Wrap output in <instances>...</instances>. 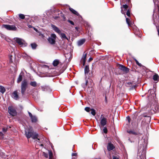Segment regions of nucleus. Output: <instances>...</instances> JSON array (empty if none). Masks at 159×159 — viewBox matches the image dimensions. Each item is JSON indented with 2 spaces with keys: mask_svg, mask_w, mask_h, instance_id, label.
<instances>
[{
  "mask_svg": "<svg viewBox=\"0 0 159 159\" xmlns=\"http://www.w3.org/2000/svg\"><path fill=\"white\" fill-rule=\"evenodd\" d=\"M27 26H28V27L29 28H33V26H32L31 25H27Z\"/></svg>",
  "mask_w": 159,
  "mask_h": 159,
  "instance_id": "obj_44",
  "label": "nucleus"
},
{
  "mask_svg": "<svg viewBox=\"0 0 159 159\" xmlns=\"http://www.w3.org/2000/svg\"><path fill=\"white\" fill-rule=\"evenodd\" d=\"M18 16L19 18H18V19H19V20H20V14H19L18 15Z\"/></svg>",
  "mask_w": 159,
  "mask_h": 159,
  "instance_id": "obj_49",
  "label": "nucleus"
},
{
  "mask_svg": "<svg viewBox=\"0 0 159 159\" xmlns=\"http://www.w3.org/2000/svg\"><path fill=\"white\" fill-rule=\"evenodd\" d=\"M114 148L113 145L110 143L108 144L107 149L108 151H110L113 150Z\"/></svg>",
  "mask_w": 159,
  "mask_h": 159,
  "instance_id": "obj_12",
  "label": "nucleus"
},
{
  "mask_svg": "<svg viewBox=\"0 0 159 159\" xmlns=\"http://www.w3.org/2000/svg\"><path fill=\"white\" fill-rule=\"evenodd\" d=\"M12 57L13 56L12 55H9V62L10 64L12 63H13L12 59Z\"/></svg>",
  "mask_w": 159,
  "mask_h": 159,
  "instance_id": "obj_23",
  "label": "nucleus"
},
{
  "mask_svg": "<svg viewBox=\"0 0 159 159\" xmlns=\"http://www.w3.org/2000/svg\"><path fill=\"white\" fill-rule=\"evenodd\" d=\"M83 61V66H84L85 64L86 60H82Z\"/></svg>",
  "mask_w": 159,
  "mask_h": 159,
  "instance_id": "obj_43",
  "label": "nucleus"
},
{
  "mask_svg": "<svg viewBox=\"0 0 159 159\" xmlns=\"http://www.w3.org/2000/svg\"><path fill=\"white\" fill-rule=\"evenodd\" d=\"M90 108L89 107H86L85 108V110L87 112H89L90 111Z\"/></svg>",
  "mask_w": 159,
  "mask_h": 159,
  "instance_id": "obj_35",
  "label": "nucleus"
},
{
  "mask_svg": "<svg viewBox=\"0 0 159 159\" xmlns=\"http://www.w3.org/2000/svg\"><path fill=\"white\" fill-rule=\"evenodd\" d=\"M103 132L105 133H107V128H106V127H104L103 128Z\"/></svg>",
  "mask_w": 159,
  "mask_h": 159,
  "instance_id": "obj_33",
  "label": "nucleus"
},
{
  "mask_svg": "<svg viewBox=\"0 0 159 159\" xmlns=\"http://www.w3.org/2000/svg\"><path fill=\"white\" fill-rule=\"evenodd\" d=\"M143 142H144V144L143 143V146H146L147 145V144H148V141L147 140H145V139H143Z\"/></svg>",
  "mask_w": 159,
  "mask_h": 159,
  "instance_id": "obj_31",
  "label": "nucleus"
},
{
  "mask_svg": "<svg viewBox=\"0 0 159 159\" xmlns=\"http://www.w3.org/2000/svg\"><path fill=\"white\" fill-rule=\"evenodd\" d=\"M127 132L130 134H133L135 136L138 137V138L139 136L141 135V134L139 132H135L134 130H128L127 131Z\"/></svg>",
  "mask_w": 159,
  "mask_h": 159,
  "instance_id": "obj_9",
  "label": "nucleus"
},
{
  "mask_svg": "<svg viewBox=\"0 0 159 159\" xmlns=\"http://www.w3.org/2000/svg\"><path fill=\"white\" fill-rule=\"evenodd\" d=\"M6 89L5 88L2 86L0 85V92L3 94L5 91Z\"/></svg>",
  "mask_w": 159,
  "mask_h": 159,
  "instance_id": "obj_19",
  "label": "nucleus"
},
{
  "mask_svg": "<svg viewBox=\"0 0 159 159\" xmlns=\"http://www.w3.org/2000/svg\"><path fill=\"white\" fill-rule=\"evenodd\" d=\"M56 35L54 34H52L48 38L47 40L49 43L51 45H54L56 43Z\"/></svg>",
  "mask_w": 159,
  "mask_h": 159,
  "instance_id": "obj_4",
  "label": "nucleus"
},
{
  "mask_svg": "<svg viewBox=\"0 0 159 159\" xmlns=\"http://www.w3.org/2000/svg\"><path fill=\"white\" fill-rule=\"evenodd\" d=\"M44 156L46 158L48 157V154L47 153L43 152Z\"/></svg>",
  "mask_w": 159,
  "mask_h": 159,
  "instance_id": "obj_42",
  "label": "nucleus"
},
{
  "mask_svg": "<svg viewBox=\"0 0 159 159\" xmlns=\"http://www.w3.org/2000/svg\"><path fill=\"white\" fill-rule=\"evenodd\" d=\"M20 109H21V108H22V107H21V106H20Z\"/></svg>",
  "mask_w": 159,
  "mask_h": 159,
  "instance_id": "obj_59",
  "label": "nucleus"
},
{
  "mask_svg": "<svg viewBox=\"0 0 159 159\" xmlns=\"http://www.w3.org/2000/svg\"><path fill=\"white\" fill-rule=\"evenodd\" d=\"M28 85V83L26 80H24L22 82L21 87V92L22 94H24L26 90Z\"/></svg>",
  "mask_w": 159,
  "mask_h": 159,
  "instance_id": "obj_6",
  "label": "nucleus"
},
{
  "mask_svg": "<svg viewBox=\"0 0 159 159\" xmlns=\"http://www.w3.org/2000/svg\"><path fill=\"white\" fill-rule=\"evenodd\" d=\"M76 153H73L72 154V156H76Z\"/></svg>",
  "mask_w": 159,
  "mask_h": 159,
  "instance_id": "obj_48",
  "label": "nucleus"
},
{
  "mask_svg": "<svg viewBox=\"0 0 159 159\" xmlns=\"http://www.w3.org/2000/svg\"><path fill=\"white\" fill-rule=\"evenodd\" d=\"M153 79L154 81H158L159 80V76L157 74H155L153 76Z\"/></svg>",
  "mask_w": 159,
  "mask_h": 159,
  "instance_id": "obj_16",
  "label": "nucleus"
},
{
  "mask_svg": "<svg viewBox=\"0 0 159 159\" xmlns=\"http://www.w3.org/2000/svg\"><path fill=\"white\" fill-rule=\"evenodd\" d=\"M30 45H31L32 48L33 49H36V48L37 46V44L35 43H31Z\"/></svg>",
  "mask_w": 159,
  "mask_h": 159,
  "instance_id": "obj_22",
  "label": "nucleus"
},
{
  "mask_svg": "<svg viewBox=\"0 0 159 159\" xmlns=\"http://www.w3.org/2000/svg\"><path fill=\"white\" fill-rule=\"evenodd\" d=\"M14 19H16V17H14Z\"/></svg>",
  "mask_w": 159,
  "mask_h": 159,
  "instance_id": "obj_54",
  "label": "nucleus"
},
{
  "mask_svg": "<svg viewBox=\"0 0 159 159\" xmlns=\"http://www.w3.org/2000/svg\"><path fill=\"white\" fill-rule=\"evenodd\" d=\"M119 68L125 73H127L129 71V69L128 68L121 65H119Z\"/></svg>",
  "mask_w": 159,
  "mask_h": 159,
  "instance_id": "obj_7",
  "label": "nucleus"
},
{
  "mask_svg": "<svg viewBox=\"0 0 159 159\" xmlns=\"http://www.w3.org/2000/svg\"><path fill=\"white\" fill-rule=\"evenodd\" d=\"M20 47L25 46L26 45V43L24 40L22 39H20Z\"/></svg>",
  "mask_w": 159,
  "mask_h": 159,
  "instance_id": "obj_20",
  "label": "nucleus"
},
{
  "mask_svg": "<svg viewBox=\"0 0 159 159\" xmlns=\"http://www.w3.org/2000/svg\"><path fill=\"white\" fill-rule=\"evenodd\" d=\"M9 113L12 116H15L17 115V112L16 107L11 106H9L8 108Z\"/></svg>",
  "mask_w": 159,
  "mask_h": 159,
  "instance_id": "obj_3",
  "label": "nucleus"
},
{
  "mask_svg": "<svg viewBox=\"0 0 159 159\" xmlns=\"http://www.w3.org/2000/svg\"><path fill=\"white\" fill-rule=\"evenodd\" d=\"M126 14L128 16H130V11L129 10H128L127 11V13H126Z\"/></svg>",
  "mask_w": 159,
  "mask_h": 159,
  "instance_id": "obj_37",
  "label": "nucleus"
},
{
  "mask_svg": "<svg viewBox=\"0 0 159 159\" xmlns=\"http://www.w3.org/2000/svg\"><path fill=\"white\" fill-rule=\"evenodd\" d=\"M2 27L9 30L16 31L17 30L16 26L13 25L4 24L2 25Z\"/></svg>",
  "mask_w": 159,
  "mask_h": 159,
  "instance_id": "obj_5",
  "label": "nucleus"
},
{
  "mask_svg": "<svg viewBox=\"0 0 159 159\" xmlns=\"http://www.w3.org/2000/svg\"><path fill=\"white\" fill-rule=\"evenodd\" d=\"M25 19V20L28 19L27 18H25L24 15L20 14V19Z\"/></svg>",
  "mask_w": 159,
  "mask_h": 159,
  "instance_id": "obj_30",
  "label": "nucleus"
},
{
  "mask_svg": "<svg viewBox=\"0 0 159 159\" xmlns=\"http://www.w3.org/2000/svg\"><path fill=\"white\" fill-rule=\"evenodd\" d=\"M31 121L33 123H35L38 120L37 117L34 115H33V116L31 117Z\"/></svg>",
  "mask_w": 159,
  "mask_h": 159,
  "instance_id": "obj_17",
  "label": "nucleus"
},
{
  "mask_svg": "<svg viewBox=\"0 0 159 159\" xmlns=\"http://www.w3.org/2000/svg\"><path fill=\"white\" fill-rule=\"evenodd\" d=\"M48 153L49 155V158L52 159V153L51 151H48Z\"/></svg>",
  "mask_w": 159,
  "mask_h": 159,
  "instance_id": "obj_26",
  "label": "nucleus"
},
{
  "mask_svg": "<svg viewBox=\"0 0 159 159\" xmlns=\"http://www.w3.org/2000/svg\"><path fill=\"white\" fill-rule=\"evenodd\" d=\"M58 17H54L55 19H57Z\"/></svg>",
  "mask_w": 159,
  "mask_h": 159,
  "instance_id": "obj_52",
  "label": "nucleus"
},
{
  "mask_svg": "<svg viewBox=\"0 0 159 159\" xmlns=\"http://www.w3.org/2000/svg\"><path fill=\"white\" fill-rule=\"evenodd\" d=\"M30 84L33 86L35 87L37 85V83L35 81L31 82L30 83Z\"/></svg>",
  "mask_w": 159,
  "mask_h": 159,
  "instance_id": "obj_25",
  "label": "nucleus"
},
{
  "mask_svg": "<svg viewBox=\"0 0 159 159\" xmlns=\"http://www.w3.org/2000/svg\"><path fill=\"white\" fill-rule=\"evenodd\" d=\"M75 28L76 29H77V27H76Z\"/></svg>",
  "mask_w": 159,
  "mask_h": 159,
  "instance_id": "obj_55",
  "label": "nucleus"
},
{
  "mask_svg": "<svg viewBox=\"0 0 159 159\" xmlns=\"http://www.w3.org/2000/svg\"><path fill=\"white\" fill-rule=\"evenodd\" d=\"M128 5L126 4L123 5L122 6V7H121V12L123 14H124L125 15V12H124L123 11L122 8H124L125 9V10L126 11L127 8H128Z\"/></svg>",
  "mask_w": 159,
  "mask_h": 159,
  "instance_id": "obj_15",
  "label": "nucleus"
},
{
  "mask_svg": "<svg viewBox=\"0 0 159 159\" xmlns=\"http://www.w3.org/2000/svg\"><path fill=\"white\" fill-rule=\"evenodd\" d=\"M69 10L70 11H71L72 13H73L75 15H76L77 16H79V15H80L79 13L77 11H75V10L73 9V8H72L71 7H70Z\"/></svg>",
  "mask_w": 159,
  "mask_h": 159,
  "instance_id": "obj_14",
  "label": "nucleus"
},
{
  "mask_svg": "<svg viewBox=\"0 0 159 159\" xmlns=\"http://www.w3.org/2000/svg\"><path fill=\"white\" fill-rule=\"evenodd\" d=\"M8 129V128L7 127V128H5V127L3 128L2 129L3 132H6L7 131V130Z\"/></svg>",
  "mask_w": 159,
  "mask_h": 159,
  "instance_id": "obj_32",
  "label": "nucleus"
},
{
  "mask_svg": "<svg viewBox=\"0 0 159 159\" xmlns=\"http://www.w3.org/2000/svg\"><path fill=\"white\" fill-rule=\"evenodd\" d=\"M129 141H130V142L131 143H132V142H134V141H131V138H129V139H128Z\"/></svg>",
  "mask_w": 159,
  "mask_h": 159,
  "instance_id": "obj_46",
  "label": "nucleus"
},
{
  "mask_svg": "<svg viewBox=\"0 0 159 159\" xmlns=\"http://www.w3.org/2000/svg\"><path fill=\"white\" fill-rule=\"evenodd\" d=\"M59 63V60L57 59H56L54 60V61L53 62L52 64L54 66H57Z\"/></svg>",
  "mask_w": 159,
  "mask_h": 159,
  "instance_id": "obj_18",
  "label": "nucleus"
},
{
  "mask_svg": "<svg viewBox=\"0 0 159 159\" xmlns=\"http://www.w3.org/2000/svg\"><path fill=\"white\" fill-rule=\"evenodd\" d=\"M17 82V83H18L20 82V75H19V77H18Z\"/></svg>",
  "mask_w": 159,
  "mask_h": 159,
  "instance_id": "obj_41",
  "label": "nucleus"
},
{
  "mask_svg": "<svg viewBox=\"0 0 159 159\" xmlns=\"http://www.w3.org/2000/svg\"><path fill=\"white\" fill-rule=\"evenodd\" d=\"M51 26L52 28L53 29V30L55 31L57 33L59 34H60L61 33V30L59 29L56 26L52 24L51 25Z\"/></svg>",
  "mask_w": 159,
  "mask_h": 159,
  "instance_id": "obj_11",
  "label": "nucleus"
},
{
  "mask_svg": "<svg viewBox=\"0 0 159 159\" xmlns=\"http://www.w3.org/2000/svg\"><path fill=\"white\" fill-rule=\"evenodd\" d=\"M25 132L26 137L28 139L30 138H32L34 139H38V134L34 132L31 128L29 129L28 130H25Z\"/></svg>",
  "mask_w": 159,
  "mask_h": 159,
  "instance_id": "obj_2",
  "label": "nucleus"
},
{
  "mask_svg": "<svg viewBox=\"0 0 159 159\" xmlns=\"http://www.w3.org/2000/svg\"><path fill=\"white\" fill-rule=\"evenodd\" d=\"M126 119L128 121V123H129L130 122V117L129 116H127L126 117Z\"/></svg>",
  "mask_w": 159,
  "mask_h": 159,
  "instance_id": "obj_39",
  "label": "nucleus"
},
{
  "mask_svg": "<svg viewBox=\"0 0 159 159\" xmlns=\"http://www.w3.org/2000/svg\"><path fill=\"white\" fill-rule=\"evenodd\" d=\"M158 35L159 36V30H158Z\"/></svg>",
  "mask_w": 159,
  "mask_h": 159,
  "instance_id": "obj_53",
  "label": "nucleus"
},
{
  "mask_svg": "<svg viewBox=\"0 0 159 159\" xmlns=\"http://www.w3.org/2000/svg\"><path fill=\"white\" fill-rule=\"evenodd\" d=\"M33 28L34 30H35L36 32H38V30H37V29H36V28H35L34 27H33Z\"/></svg>",
  "mask_w": 159,
  "mask_h": 159,
  "instance_id": "obj_45",
  "label": "nucleus"
},
{
  "mask_svg": "<svg viewBox=\"0 0 159 159\" xmlns=\"http://www.w3.org/2000/svg\"><path fill=\"white\" fill-rule=\"evenodd\" d=\"M61 36L62 38L68 39L66 37V34L64 33H61Z\"/></svg>",
  "mask_w": 159,
  "mask_h": 159,
  "instance_id": "obj_24",
  "label": "nucleus"
},
{
  "mask_svg": "<svg viewBox=\"0 0 159 159\" xmlns=\"http://www.w3.org/2000/svg\"><path fill=\"white\" fill-rule=\"evenodd\" d=\"M54 159V158L52 157V159Z\"/></svg>",
  "mask_w": 159,
  "mask_h": 159,
  "instance_id": "obj_57",
  "label": "nucleus"
},
{
  "mask_svg": "<svg viewBox=\"0 0 159 159\" xmlns=\"http://www.w3.org/2000/svg\"><path fill=\"white\" fill-rule=\"evenodd\" d=\"M113 159H119L118 156H113Z\"/></svg>",
  "mask_w": 159,
  "mask_h": 159,
  "instance_id": "obj_36",
  "label": "nucleus"
},
{
  "mask_svg": "<svg viewBox=\"0 0 159 159\" xmlns=\"http://www.w3.org/2000/svg\"><path fill=\"white\" fill-rule=\"evenodd\" d=\"M128 1L129 2V0H128Z\"/></svg>",
  "mask_w": 159,
  "mask_h": 159,
  "instance_id": "obj_60",
  "label": "nucleus"
},
{
  "mask_svg": "<svg viewBox=\"0 0 159 159\" xmlns=\"http://www.w3.org/2000/svg\"><path fill=\"white\" fill-rule=\"evenodd\" d=\"M21 73H20V81L22 79V77H21Z\"/></svg>",
  "mask_w": 159,
  "mask_h": 159,
  "instance_id": "obj_51",
  "label": "nucleus"
},
{
  "mask_svg": "<svg viewBox=\"0 0 159 159\" xmlns=\"http://www.w3.org/2000/svg\"><path fill=\"white\" fill-rule=\"evenodd\" d=\"M87 54H84L83 57L82 58V60H86V58Z\"/></svg>",
  "mask_w": 159,
  "mask_h": 159,
  "instance_id": "obj_29",
  "label": "nucleus"
},
{
  "mask_svg": "<svg viewBox=\"0 0 159 159\" xmlns=\"http://www.w3.org/2000/svg\"><path fill=\"white\" fill-rule=\"evenodd\" d=\"M43 144H41V146H43Z\"/></svg>",
  "mask_w": 159,
  "mask_h": 159,
  "instance_id": "obj_56",
  "label": "nucleus"
},
{
  "mask_svg": "<svg viewBox=\"0 0 159 159\" xmlns=\"http://www.w3.org/2000/svg\"><path fill=\"white\" fill-rule=\"evenodd\" d=\"M129 19L127 18H126V22L129 25H130L129 24Z\"/></svg>",
  "mask_w": 159,
  "mask_h": 159,
  "instance_id": "obj_34",
  "label": "nucleus"
},
{
  "mask_svg": "<svg viewBox=\"0 0 159 159\" xmlns=\"http://www.w3.org/2000/svg\"><path fill=\"white\" fill-rule=\"evenodd\" d=\"M38 140H39V139H38Z\"/></svg>",
  "mask_w": 159,
  "mask_h": 159,
  "instance_id": "obj_58",
  "label": "nucleus"
},
{
  "mask_svg": "<svg viewBox=\"0 0 159 159\" xmlns=\"http://www.w3.org/2000/svg\"><path fill=\"white\" fill-rule=\"evenodd\" d=\"M11 97L15 100H18L19 99V96L17 91L16 90L14 91L11 94Z\"/></svg>",
  "mask_w": 159,
  "mask_h": 159,
  "instance_id": "obj_10",
  "label": "nucleus"
},
{
  "mask_svg": "<svg viewBox=\"0 0 159 159\" xmlns=\"http://www.w3.org/2000/svg\"><path fill=\"white\" fill-rule=\"evenodd\" d=\"M84 70L85 75V83H83L82 84V86L85 89L87 87L88 82L90 80L89 78L91 76V74H89V66L88 65H86L85 66Z\"/></svg>",
  "mask_w": 159,
  "mask_h": 159,
  "instance_id": "obj_1",
  "label": "nucleus"
},
{
  "mask_svg": "<svg viewBox=\"0 0 159 159\" xmlns=\"http://www.w3.org/2000/svg\"><path fill=\"white\" fill-rule=\"evenodd\" d=\"M3 133L2 132H0V135H3Z\"/></svg>",
  "mask_w": 159,
  "mask_h": 159,
  "instance_id": "obj_50",
  "label": "nucleus"
},
{
  "mask_svg": "<svg viewBox=\"0 0 159 159\" xmlns=\"http://www.w3.org/2000/svg\"><path fill=\"white\" fill-rule=\"evenodd\" d=\"M93 60V58L92 57H90L89 59V61H91Z\"/></svg>",
  "mask_w": 159,
  "mask_h": 159,
  "instance_id": "obj_47",
  "label": "nucleus"
},
{
  "mask_svg": "<svg viewBox=\"0 0 159 159\" xmlns=\"http://www.w3.org/2000/svg\"><path fill=\"white\" fill-rule=\"evenodd\" d=\"M68 21L72 25H74V23L71 20H68Z\"/></svg>",
  "mask_w": 159,
  "mask_h": 159,
  "instance_id": "obj_38",
  "label": "nucleus"
},
{
  "mask_svg": "<svg viewBox=\"0 0 159 159\" xmlns=\"http://www.w3.org/2000/svg\"><path fill=\"white\" fill-rule=\"evenodd\" d=\"M101 124L102 126H104L106 125L107 124V119L105 118L104 117L103 115H101L100 117Z\"/></svg>",
  "mask_w": 159,
  "mask_h": 159,
  "instance_id": "obj_8",
  "label": "nucleus"
},
{
  "mask_svg": "<svg viewBox=\"0 0 159 159\" xmlns=\"http://www.w3.org/2000/svg\"><path fill=\"white\" fill-rule=\"evenodd\" d=\"M28 113L29 114V115L30 118H31V117L33 116V115L31 114V113L30 112H28Z\"/></svg>",
  "mask_w": 159,
  "mask_h": 159,
  "instance_id": "obj_40",
  "label": "nucleus"
},
{
  "mask_svg": "<svg viewBox=\"0 0 159 159\" xmlns=\"http://www.w3.org/2000/svg\"><path fill=\"white\" fill-rule=\"evenodd\" d=\"M134 59L137 65H138L140 67H141L142 66V65L141 63H140L135 58H134Z\"/></svg>",
  "mask_w": 159,
  "mask_h": 159,
  "instance_id": "obj_27",
  "label": "nucleus"
},
{
  "mask_svg": "<svg viewBox=\"0 0 159 159\" xmlns=\"http://www.w3.org/2000/svg\"><path fill=\"white\" fill-rule=\"evenodd\" d=\"M85 40L84 39H82L79 40L77 42L78 46H80L83 45L85 42Z\"/></svg>",
  "mask_w": 159,
  "mask_h": 159,
  "instance_id": "obj_13",
  "label": "nucleus"
},
{
  "mask_svg": "<svg viewBox=\"0 0 159 159\" xmlns=\"http://www.w3.org/2000/svg\"><path fill=\"white\" fill-rule=\"evenodd\" d=\"M91 114L93 116H95L96 114V112L95 110L93 109H91Z\"/></svg>",
  "mask_w": 159,
  "mask_h": 159,
  "instance_id": "obj_28",
  "label": "nucleus"
},
{
  "mask_svg": "<svg viewBox=\"0 0 159 159\" xmlns=\"http://www.w3.org/2000/svg\"><path fill=\"white\" fill-rule=\"evenodd\" d=\"M13 40L16 41V42L20 45V38H15Z\"/></svg>",
  "mask_w": 159,
  "mask_h": 159,
  "instance_id": "obj_21",
  "label": "nucleus"
}]
</instances>
